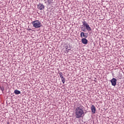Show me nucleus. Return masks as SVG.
<instances>
[{"label": "nucleus", "mask_w": 124, "mask_h": 124, "mask_svg": "<svg viewBox=\"0 0 124 124\" xmlns=\"http://www.w3.org/2000/svg\"><path fill=\"white\" fill-rule=\"evenodd\" d=\"M38 9H39V10H43L44 8H45V6L43 5V4H42L40 3L38 5H37Z\"/></svg>", "instance_id": "obj_6"}, {"label": "nucleus", "mask_w": 124, "mask_h": 124, "mask_svg": "<svg viewBox=\"0 0 124 124\" xmlns=\"http://www.w3.org/2000/svg\"><path fill=\"white\" fill-rule=\"evenodd\" d=\"M1 89L2 90V91H3V90L2 88H1Z\"/></svg>", "instance_id": "obj_15"}, {"label": "nucleus", "mask_w": 124, "mask_h": 124, "mask_svg": "<svg viewBox=\"0 0 124 124\" xmlns=\"http://www.w3.org/2000/svg\"><path fill=\"white\" fill-rule=\"evenodd\" d=\"M75 117L77 119H80L85 116V112H84V107L80 105L77 107L75 110Z\"/></svg>", "instance_id": "obj_1"}, {"label": "nucleus", "mask_w": 124, "mask_h": 124, "mask_svg": "<svg viewBox=\"0 0 124 124\" xmlns=\"http://www.w3.org/2000/svg\"><path fill=\"white\" fill-rule=\"evenodd\" d=\"M47 2H45V3H46Z\"/></svg>", "instance_id": "obj_17"}, {"label": "nucleus", "mask_w": 124, "mask_h": 124, "mask_svg": "<svg viewBox=\"0 0 124 124\" xmlns=\"http://www.w3.org/2000/svg\"><path fill=\"white\" fill-rule=\"evenodd\" d=\"M91 110L93 114H95V111H96V109L95 108V107L93 105L91 106Z\"/></svg>", "instance_id": "obj_9"}, {"label": "nucleus", "mask_w": 124, "mask_h": 124, "mask_svg": "<svg viewBox=\"0 0 124 124\" xmlns=\"http://www.w3.org/2000/svg\"><path fill=\"white\" fill-rule=\"evenodd\" d=\"M110 82L111 83L112 86L113 87H115L116 85H117V79L115 78H113L111 80Z\"/></svg>", "instance_id": "obj_5"}, {"label": "nucleus", "mask_w": 124, "mask_h": 124, "mask_svg": "<svg viewBox=\"0 0 124 124\" xmlns=\"http://www.w3.org/2000/svg\"><path fill=\"white\" fill-rule=\"evenodd\" d=\"M1 89L2 90V91H3V90L2 88H1Z\"/></svg>", "instance_id": "obj_16"}, {"label": "nucleus", "mask_w": 124, "mask_h": 124, "mask_svg": "<svg viewBox=\"0 0 124 124\" xmlns=\"http://www.w3.org/2000/svg\"><path fill=\"white\" fill-rule=\"evenodd\" d=\"M64 48H65L66 51L67 52H69V51H70V50L71 49V48H70V46L69 45L65 44L64 45Z\"/></svg>", "instance_id": "obj_7"}, {"label": "nucleus", "mask_w": 124, "mask_h": 124, "mask_svg": "<svg viewBox=\"0 0 124 124\" xmlns=\"http://www.w3.org/2000/svg\"><path fill=\"white\" fill-rule=\"evenodd\" d=\"M59 74L60 75L61 79H62V83L63 84H64V83L65 82V78H63V74H62V72H59Z\"/></svg>", "instance_id": "obj_4"}, {"label": "nucleus", "mask_w": 124, "mask_h": 124, "mask_svg": "<svg viewBox=\"0 0 124 124\" xmlns=\"http://www.w3.org/2000/svg\"><path fill=\"white\" fill-rule=\"evenodd\" d=\"M81 29H83V27H81Z\"/></svg>", "instance_id": "obj_18"}, {"label": "nucleus", "mask_w": 124, "mask_h": 124, "mask_svg": "<svg viewBox=\"0 0 124 124\" xmlns=\"http://www.w3.org/2000/svg\"><path fill=\"white\" fill-rule=\"evenodd\" d=\"M81 31H86V29H82Z\"/></svg>", "instance_id": "obj_13"}, {"label": "nucleus", "mask_w": 124, "mask_h": 124, "mask_svg": "<svg viewBox=\"0 0 124 124\" xmlns=\"http://www.w3.org/2000/svg\"><path fill=\"white\" fill-rule=\"evenodd\" d=\"M14 93H15V94H20V93H21V91L18 90H16L14 91Z\"/></svg>", "instance_id": "obj_11"}, {"label": "nucleus", "mask_w": 124, "mask_h": 124, "mask_svg": "<svg viewBox=\"0 0 124 124\" xmlns=\"http://www.w3.org/2000/svg\"><path fill=\"white\" fill-rule=\"evenodd\" d=\"M31 23L32 24L33 27H34V28H40V27L42 26L41 22L39 21V20H35L32 21Z\"/></svg>", "instance_id": "obj_2"}, {"label": "nucleus", "mask_w": 124, "mask_h": 124, "mask_svg": "<svg viewBox=\"0 0 124 124\" xmlns=\"http://www.w3.org/2000/svg\"><path fill=\"white\" fill-rule=\"evenodd\" d=\"M29 31H31V29H29Z\"/></svg>", "instance_id": "obj_14"}, {"label": "nucleus", "mask_w": 124, "mask_h": 124, "mask_svg": "<svg viewBox=\"0 0 124 124\" xmlns=\"http://www.w3.org/2000/svg\"><path fill=\"white\" fill-rule=\"evenodd\" d=\"M7 124H9V123H7Z\"/></svg>", "instance_id": "obj_19"}, {"label": "nucleus", "mask_w": 124, "mask_h": 124, "mask_svg": "<svg viewBox=\"0 0 124 124\" xmlns=\"http://www.w3.org/2000/svg\"><path fill=\"white\" fill-rule=\"evenodd\" d=\"M86 38L81 39V42L83 43V44H88V40H87Z\"/></svg>", "instance_id": "obj_10"}, {"label": "nucleus", "mask_w": 124, "mask_h": 124, "mask_svg": "<svg viewBox=\"0 0 124 124\" xmlns=\"http://www.w3.org/2000/svg\"><path fill=\"white\" fill-rule=\"evenodd\" d=\"M83 25L84 27L86 28V29L88 31H92V28H91V27H90V25L88 24V23H87V21H84L82 22Z\"/></svg>", "instance_id": "obj_3"}, {"label": "nucleus", "mask_w": 124, "mask_h": 124, "mask_svg": "<svg viewBox=\"0 0 124 124\" xmlns=\"http://www.w3.org/2000/svg\"><path fill=\"white\" fill-rule=\"evenodd\" d=\"M54 2V0H47V3L48 4H52Z\"/></svg>", "instance_id": "obj_12"}, {"label": "nucleus", "mask_w": 124, "mask_h": 124, "mask_svg": "<svg viewBox=\"0 0 124 124\" xmlns=\"http://www.w3.org/2000/svg\"><path fill=\"white\" fill-rule=\"evenodd\" d=\"M80 37L83 38V37H84L85 38H87L88 37V33H84L83 32H81L80 33Z\"/></svg>", "instance_id": "obj_8"}]
</instances>
